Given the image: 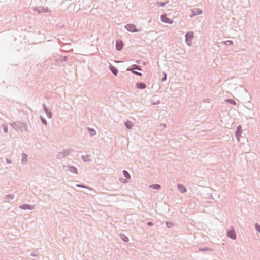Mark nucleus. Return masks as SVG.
I'll return each instance as SVG.
<instances>
[{"mask_svg": "<svg viewBox=\"0 0 260 260\" xmlns=\"http://www.w3.org/2000/svg\"><path fill=\"white\" fill-rule=\"evenodd\" d=\"M125 28L128 31L131 32H137L138 31L136 29V26L133 24H128L126 25Z\"/></svg>", "mask_w": 260, "mask_h": 260, "instance_id": "obj_1", "label": "nucleus"}, {"mask_svg": "<svg viewBox=\"0 0 260 260\" xmlns=\"http://www.w3.org/2000/svg\"><path fill=\"white\" fill-rule=\"evenodd\" d=\"M228 236L232 239L235 240L236 238V235L234 230L232 229L228 232Z\"/></svg>", "mask_w": 260, "mask_h": 260, "instance_id": "obj_2", "label": "nucleus"}, {"mask_svg": "<svg viewBox=\"0 0 260 260\" xmlns=\"http://www.w3.org/2000/svg\"><path fill=\"white\" fill-rule=\"evenodd\" d=\"M193 37V33L191 32H187L186 35V41L189 45L191 40Z\"/></svg>", "mask_w": 260, "mask_h": 260, "instance_id": "obj_3", "label": "nucleus"}, {"mask_svg": "<svg viewBox=\"0 0 260 260\" xmlns=\"http://www.w3.org/2000/svg\"><path fill=\"white\" fill-rule=\"evenodd\" d=\"M161 20L165 23L171 24L173 22V21L171 19H170L166 16V15H162L161 16Z\"/></svg>", "mask_w": 260, "mask_h": 260, "instance_id": "obj_4", "label": "nucleus"}, {"mask_svg": "<svg viewBox=\"0 0 260 260\" xmlns=\"http://www.w3.org/2000/svg\"><path fill=\"white\" fill-rule=\"evenodd\" d=\"M123 47V43L121 41L117 40L116 41V48L118 50H120Z\"/></svg>", "mask_w": 260, "mask_h": 260, "instance_id": "obj_5", "label": "nucleus"}, {"mask_svg": "<svg viewBox=\"0 0 260 260\" xmlns=\"http://www.w3.org/2000/svg\"><path fill=\"white\" fill-rule=\"evenodd\" d=\"M136 87L138 89H142L146 88V84L144 83H137L136 84Z\"/></svg>", "mask_w": 260, "mask_h": 260, "instance_id": "obj_6", "label": "nucleus"}, {"mask_svg": "<svg viewBox=\"0 0 260 260\" xmlns=\"http://www.w3.org/2000/svg\"><path fill=\"white\" fill-rule=\"evenodd\" d=\"M178 188L181 193H184L186 191L185 187L181 184H178Z\"/></svg>", "mask_w": 260, "mask_h": 260, "instance_id": "obj_7", "label": "nucleus"}, {"mask_svg": "<svg viewBox=\"0 0 260 260\" xmlns=\"http://www.w3.org/2000/svg\"><path fill=\"white\" fill-rule=\"evenodd\" d=\"M21 208L23 209H32L34 208V206L28 205H23L21 206Z\"/></svg>", "mask_w": 260, "mask_h": 260, "instance_id": "obj_8", "label": "nucleus"}, {"mask_svg": "<svg viewBox=\"0 0 260 260\" xmlns=\"http://www.w3.org/2000/svg\"><path fill=\"white\" fill-rule=\"evenodd\" d=\"M125 125L128 129H131L133 126V123L130 121H126L125 123Z\"/></svg>", "mask_w": 260, "mask_h": 260, "instance_id": "obj_9", "label": "nucleus"}, {"mask_svg": "<svg viewBox=\"0 0 260 260\" xmlns=\"http://www.w3.org/2000/svg\"><path fill=\"white\" fill-rule=\"evenodd\" d=\"M150 187L155 189H159L160 188V186L158 184H153L150 186Z\"/></svg>", "mask_w": 260, "mask_h": 260, "instance_id": "obj_10", "label": "nucleus"}, {"mask_svg": "<svg viewBox=\"0 0 260 260\" xmlns=\"http://www.w3.org/2000/svg\"><path fill=\"white\" fill-rule=\"evenodd\" d=\"M111 70L112 72V73L116 76L117 75V69L115 68L114 67H111Z\"/></svg>", "mask_w": 260, "mask_h": 260, "instance_id": "obj_11", "label": "nucleus"}, {"mask_svg": "<svg viewBox=\"0 0 260 260\" xmlns=\"http://www.w3.org/2000/svg\"><path fill=\"white\" fill-rule=\"evenodd\" d=\"M123 173V174H124V176L126 178H127L128 179H129L131 178L130 175L129 174V173L126 171L124 170Z\"/></svg>", "mask_w": 260, "mask_h": 260, "instance_id": "obj_12", "label": "nucleus"}, {"mask_svg": "<svg viewBox=\"0 0 260 260\" xmlns=\"http://www.w3.org/2000/svg\"><path fill=\"white\" fill-rule=\"evenodd\" d=\"M225 44L226 45H232L233 44V42L232 41H226L224 42Z\"/></svg>", "mask_w": 260, "mask_h": 260, "instance_id": "obj_13", "label": "nucleus"}, {"mask_svg": "<svg viewBox=\"0 0 260 260\" xmlns=\"http://www.w3.org/2000/svg\"><path fill=\"white\" fill-rule=\"evenodd\" d=\"M133 73H134L136 75H137L138 76H141L142 75V74L140 72H137V71H132Z\"/></svg>", "mask_w": 260, "mask_h": 260, "instance_id": "obj_14", "label": "nucleus"}, {"mask_svg": "<svg viewBox=\"0 0 260 260\" xmlns=\"http://www.w3.org/2000/svg\"><path fill=\"white\" fill-rule=\"evenodd\" d=\"M95 134H96L95 131H94L93 129H91L90 130V135L91 136H93V135H95Z\"/></svg>", "mask_w": 260, "mask_h": 260, "instance_id": "obj_15", "label": "nucleus"}, {"mask_svg": "<svg viewBox=\"0 0 260 260\" xmlns=\"http://www.w3.org/2000/svg\"><path fill=\"white\" fill-rule=\"evenodd\" d=\"M255 228L257 229V230L260 232V225H258V224H256Z\"/></svg>", "mask_w": 260, "mask_h": 260, "instance_id": "obj_16", "label": "nucleus"}, {"mask_svg": "<svg viewBox=\"0 0 260 260\" xmlns=\"http://www.w3.org/2000/svg\"><path fill=\"white\" fill-rule=\"evenodd\" d=\"M166 80V75L165 74L164 77L162 79V81H165Z\"/></svg>", "mask_w": 260, "mask_h": 260, "instance_id": "obj_17", "label": "nucleus"}, {"mask_svg": "<svg viewBox=\"0 0 260 260\" xmlns=\"http://www.w3.org/2000/svg\"><path fill=\"white\" fill-rule=\"evenodd\" d=\"M42 120L43 123L44 124H45V125H46V124H47V122H46V121L44 119H42Z\"/></svg>", "mask_w": 260, "mask_h": 260, "instance_id": "obj_18", "label": "nucleus"}, {"mask_svg": "<svg viewBox=\"0 0 260 260\" xmlns=\"http://www.w3.org/2000/svg\"><path fill=\"white\" fill-rule=\"evenodd\" d=\"M229 102H230L231 103L234 104H235V101H233V100H230V101H229Z\"/></svg>", "mask_w": 260, "mask_h": 260, "instance_id": "obj_19", "label": "nucleus"}, {"mask_svg": "<svg viewBox=\"0 0 260 260\" xmlns=\"http://www.w3.org/2000/svg\"><path fill=\"white\" fill-rule=\"evenodd\" d=\"M241 127H238L237 128V132H238V131H240V132H241Z\"/></svg>", "mask_w": 260, "mask_h": 260, "instance_id": "obj_20", "label": "nucleus"}, {"mask_svg": "<svg viewBox=\"0 0 260 260\" xmlns=\"http://www.w3.org/2000/svg\"><path fill=\"white\" fill-rule=\"evenodd\" d=\"M148 225H149L150 226H151V225H152V223L151 222H149L148 223Z\"/></svg>", "mask_w": 260, "mask_h": 260, "instance_id": "obj_21", "label": "nucleus"}, {"mask_svg": "<svg viewBox=\"0 0 260 260\" xmlns=\"http://www.w3.org/2000/svg\"><path fill=\"white\" fill-rule=\"evenodd\" d=\"M77 186H78V187H84V186H81V185H77Z\"/></svg>", "mask_w": 260, "mask_h": 260, "instance_id": "obj_22", "label": "nucleus"}, {"mask_svg": "<svg viewBox=\"0 0 260 260\" xmlns=\"http://www.w3.org/2000/svg\"><path fill=\"white\" fill-rule=\"evenodd\" d=\"M165 4L164 3H160V5L161 6H164Z\"/></svg>", "mask_w": 260, "mask_h": 260, "instance_id": "obj_23", "label": "nucleus"}, {"mask_svg": "<svg viewBox=\"0 0 260 260\" xmlns=\"http://www.w3.org/2000/svg\"><path fill=\"white\" fill-rule=\"evenodd\" d=\"M134 69H138L139 70H140V69L139 68H138L137 66L135 67V68H134Z\"/></svg>", "mask_w": 260, "mask_h": 260, "instance_id": "obj_24", "label": "nucleus"}]
</instances>
